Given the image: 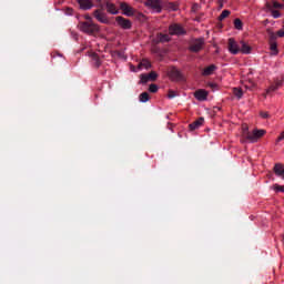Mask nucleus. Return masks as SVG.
<instances>
[{"instance_id":"obj_1","label":"nucleus","mask_w":284,"mask_h":284,"mask_svg":"<svg viewBox=\"0 0 284 284\" xmlns=\"http://www.w3.org/2000/svg\"><path fill=\"white\" fill-rule=\"evenodd\" d=\"M78 28L84 34H89L91 37L94 34H99V32H101V27L99 24L94 23V21L80 22L78 24Z\"/></svg>"},{"instance_id":"obj_2","label":"nucleus","mask_w":284,"mask_h":284,"mask_svg":"<svg viewBox=\"0 0 284 284\" xmlns=\"http://www.w3.org/2000/svg\"><path fill=\"white\" fill-rule=\"evenodd\" d=\"M266 131L263 129H255L252 132H248L246 134V140L250 141V143H256L258 139H262V136H265Z\"/></svg>"},{"instance_id":"obj_3","label":"nucleus","mask_w":284,"mask_h":284,"mask_svg":"<svg viewBox=\"0 0 284 284\" xmlns=\"http://www.w3.org/2000/svg\"><path fill=\"white\" fill-rule=\"evenodd\" d=\"M204 45H205V38H197L191 42L189 50L190 52H195V53L201 52Z\"/></svg>"},{"instance_id":"obj_4","label":"nucleus","mask_w":284,"mask_h":284,"mask_svg":"<svg viewBox=\"0 0 284 284\" xmlns=\"http://www.w3.org/2000/svg\"><path fill=\"white\" fill-rule=\"evenodd\" d=\"M100 8L103 9V4L100 6ZM102 9H95L93 11V17L94 19H97V21H99V23H110V19H108V14H105V12H103Z\"/></svg>"},{"instance_id":"obj_5","label":"nucleus","mask_w":284,"mask_h":284,"mask_svg":"<svg viewBox=\"0 0 284 284\" xmlns=\"http://www.w3.org/2000/svg\"><path fill=\"white\" fill-rule=\"evenodd\" d=\"M169 78L171 79V81H185V75H183V73L181 72V70L176 69V67H172L169 70Z\"/></svg>"},{"instance_id":"obj_6","label":"nucleus","mask_w":284,"mask_h":284,"mask_svg":"<svg viewBox=\"0 0 284 284\" xmlns=\"http://www.w3.org/2000/svg\"><path fill=\"white\" fill-rule=\"evenodd\" d=\"M159 79V73L156 71H151L149 74L148 73H142L140 75V85H145L149 81H156Z\"/></svg>"},{"instance_id":"obj_7","label":"nucleus","mask_w":284,"mask_h":284,"mask_svg":"<svg viewBox=\"0 0 284 284\" xmlns=\"http://www.w3.org/2000/svg\"><path fill=\"white\" fill-rule=\"evenodd\" d=\"M144 4L146 8H149V10H152V12L160 13L162 10L161 0H146Z\"/></svg>"},{"instance_id":"obj_8","label":"nucleus","mask_w":284,"mask_h":284,"mask_svg":"<svg viewBox=\"0 0 284 284\" xmlns=\"http://www.w3.org/2000/svg\"><path fill=\"white\" fill-rule=\"evenodd\" d=\"M115 21H116L118 26L120 28H122V30H131L132 29V21H130V19H125L121 16H118L115 18Z\"/></svg>"},{"instance_id":"obj_9","label":"nucleus","mask_w":284,"mask_h":284,"mask_svg":"<svg viewBox=\"0 0 284 284\" xmlns=\"http://www.w3.org/2000/svg\"><path fill=\"white\" fill-rule=\"evenodd\" d=\"M120 10H122L125 17H134V8L128 4V2H120Z\"/></svg>"},{"instance_id":"obj_10","label":"nucleus","mask_w":284,"mask_h":284,"mask_svg":"<svg viewBox=\"0 0 284 284\" xmlns=\"http://www.w3.org/2000/svg\"><path fill=\"white\" fill-rule=\"evenodd\" d=\"M229 52H231V54H239V52H241V44L236 43L234 38L229 39Z\"/></svg>"},{"instance_id":"obj_11","label":"nucleus","mask_w":284,"mask_h":284,"mask_svg":"<svg viewBox=\"0 0 284 284\" xmlns=\"http://www.w3.org/2000/svg\"><path fill=\"white\" fill-rule=\"evenodd\" d=\"M169 33L171 36H174V34H185V29H183V27H181V24H171L169 27Z\"/></svg>"},{"instance_id":"obj_12","label":"nucleus","mask_w":284,"mask_h":284,"mask_svg":"<svg viewBox=\"0 0 284 284\" xmlns=\"http://www.w3.org/2000/svg\"><path fill=\"white\" fill-rule=\"evenodd\" d=\"M105 10L109 14H119V8L111 1H105Z\"/></svg>"},{"instance_id":"obj_13","label":"nucleus","mask_w":284,"mask_h":284,"mask_svg":"<svg viewBox=\"0 0 284 284\" xmlns=\"http://www.w3.org/2000/svg\"><path fill=\"white\" fill-rule=\"evenodd\" d=\"M240 52L242 54H250L252 52V47L244 40L240 41Z\"/></svg>"},{"instance_id":"obj_14","label":"nucleus","mask_w":284,"mask_h":284,"mask_svg":"<svg viewBox=\"0 0 284 284\" xmlns=\"http://www.w3.org/2000/svg\"><path fill=\"white\" fill-rule=\"evenodd\" d=\"M273 172L276 176L284 180V165L283 163H276L273 168Z\"/></svg>"},{"instance_id":"obj_15","label":"nucleus","mask_w":284,"mask_h":284,"mask_svg":"<svg viewBox=\"0 0 284 284\" xmlns=\"http://www.w3.org/2000/svg\"><path fill=\"white\" fill-rule=\"evenodd\" d=\"M81 10H92L93 3L92 0H77Z\"/></svg>"},{"instance_id":"obj_16","label":"nucleus","mask_w":284,"mask_h":284,"mask_svg":"<svg viewBox=\"0 0 284 284\" xmlns=\"http://www.w3.org/2000/svg\"><path fill=\"white\" fill-rule=\"evenodd\" d=\"M194 97L197 101H207V91L199 89L194 92Z\"/></svg>"},{"instance_id":"obj_17","label":"nucleus","mask_w":284,"mask_h":284,"mask_svg":"<svg viewBox=\"0 0 284 284\" xmlns=\"http://www.w3.org/2000/svg\"><path fill=\"white\" fill-rule=\"evenodd\" d=\"M203 123H205V119L199 118L196 121L189 124V128H190L191 132H194V130H199V128H201V125H203Z\"/></svg>"},{"instance_id":"obj_18","label":"nucleus","mask_w":284,"mask_h":284,"mask_svg":"<svg viewBox=\"0 0 284 284\" xmlns=\"http://www.w3.org/2000/svg\"><path fill=\"white\" fill-rule=\"evenodd\" d=\"M90 57L94 68H101V59L99 58V54L93 52Z\"/></svg>"},{"instance_id":"obj_19","label":"nucleus","mask_w":284,"mask_h":284,"mask_svg":"<svg viewBox=\"0 0 284 284\" xmlns=\"http://www.w3.org/2000/svg\"><path fill=\"white\" fill-rule=\"evenodd\" d=\"M214 70H216V65L211 64L203 70L202 75L210 77V75L214 74Z\"/></svg>"},{"instance_id":"obj_20","label":"nucleus","mask_w":284,"mask_h":284,"mask_svg":"<svg viewBox=\"0 0 284 284\" xmlns=\"http://www.w3.org/2000/svg\"><path fill=\"white\" fill-rule=\"evenodd\" d=\"M270 51H271V57H276L278 54V43L270 42Z\"/></svg>"},{"instance_id":"obj_21","label":"nucleus","mask_w":284,"mask_h":284,"mask_svg":"<svg viewBox=\"0 0 284 284\" xmlns=\"http://www.w3.org/2000/svg\"><path fill=\"white\" fill-rule=\"evenodd\" d=\"M150 68H152V63H150L148 60H142L139 65H138V70H150Z\"/></svg>"},{"instance_id":"obj_22","label":"nucleus","mask_w":284,"mask_h":284,"mask_svg":"<svg viewBox=\"0 0 284 284\" xmlns=\"http://www.w3.org/2000/svg\"><path fill=\"white\" fill-rule=\"evenodd\" d=\"M158 39L160 43H169L171 41V38L169 34L159 33Z\"/></svg>"},{"instance_id":"obj_23","label":"nucleus","mask_w":284,"mask_h":284,"mask_svg":"<svg viewBox=\"0 0 284 284\" xmlns=\"http://www.w3.org/2000/svg\"><path fill=\"white\" fill-rule=\"evenodd\" d=\"M276 90H278L277 87L274 83L271 84L264 93V99H267V94H272V92H276Z\"/></svg>"},{"instance_id":"obj_24","label":"nucleus","mask_w":284,"mask_h":284,"mask_svg":"<svg viewBox=\"0 0 284 284\" xmlns=\"http://www.w3.org/2000/svg\"><path fill=\"white\" fill-rule=\"evenodd\" d=\"M268 37H270V43H276V39L278 37L277 33H274V31L267 29Z\"/></svg>"},{"instance_id":"obj_25","label":"nucleus","mask_w":284,"mask_h":284,"mask_svg":"<svg viewBox=\"0 0 284 284\" xmlns=\"http://www.w3.org/2000/svg\"><path fill=\"white\" fill-rule=\"evenodd\" d=\"M233 94L236 99H243V89L242 88H233Z\"/></svg>"},{"instance_id":"obj_26","label":"nucleus","mask_w":284,"mask_h":284,"mask_svg":"<svg viewBox=\"0 0 284 284\" xmlns=\"http://www.w3.org/2000/svg\"><path fill=\"white\" fill-rule=\"evenodd\" d=\"M141 103H148L150 101V93L148 92H142L139 97Z\"/></svg>"},{"instance_id":"obj_27","label":"nucleus","mask_w":284,"mask_h":284,"mask_svg":"<svg viewBox=\"0 0 284 284\" xmlns=\"http://www.w3.org/2000/svg\"><path fill=\"white\" fill-rule=\"evenodd\" d=\"M234 28H235V30H243V21H241V19L236 18L234 20Z\"/></svg>"},{"instance_id":"obj_28","label":"nucleus","mask_w":284,"mask_h":284,"mask_svg":"<svg viewBox=\"0 0 284 284\" xmlns=\"http://www.w3.org/2000/svg\"><path fill=\"white\" fill-rule=\"evenodd\" d=\"M283 83H284V75L280 77V78H276L274 80V84L277 87V90L278 88H282L283 87Z\"/></svg>"},{"instance_id":"obj_29","label":"nucleus","mask_w":284,"mask_h":284,"mask_svg":"<svg viewBox=\"0 0 284 284\" xmlns=\"http://www.w3.org/2000/svg\"><path fill=\"white\" fill-rule=\"evenodd\" d=\"M230 14H231L230 10H223L219 17V21H223L224 19H227V17H230Z\"/></svg>"},{"instance_id":"obj_30","label":"nucleus","mask_w":284,"mask_h":284,"mask_svg":"<svg viewBox=\"0 0 284 284\" xmlns=\"http://www.w3.org/2000/svg\"><path fill=\"white\" fill-rule=\"evenodd\" d=\"M149 92H151L152 94H156V92H159V85L150 84Z\"/></svg>"},{"instance_id":"obj_31","label":"nucleus","mask_w":284,"mask_h":284,"mask_svg":"<svg viewBox=\"0 0 284 284\" xmlns=\"http://www.w3.org/2000/svg\"><path fill=\"white\" fill-rule=\"evenodd\" d=\"M272 190H274L275 192H284V185L274 184L272 186Z\"/></svg>"},{"instance_id":"obj_32","label":"nucleus","mask_w":284,"mask_h":284,"mask_svg":"<svg viewBox=\"0 0 284 284\" xmlns=\"http://www.w3.org/2000/svg\"><path fill=\"white\" fill-rule=\"evenodd\" d=\"M272 17H273V19H280V17H281V11H278V10H272Z\"/></svg>"},{"instance_id":"obj_33","label":"nucleus","mask_w":284,"mask_h":284,"mask_svg":"<svg viewBox=\"0 0 284 284\" xmlns=\"http://www.w3.org/2000/svg\"><path fill=\"white\" fill-rule=\"evenodd\" d=\"M272 3H273V8H275V9H281V8H284V6L283 4H281L278 1H276V0H273L272 1Z\"/></svg>"},{"instance_id":"obj_34","label":"nucleus","mask_w":284,"mask_h":284,"mask_svg":"<svg viewBox=\"0 0 284 284\" xmlns=\"http://www.w3.org/2000/svg\"><path fill=\"white\" fill-rule=\"evenodd\" d=\"M168 97H169V99H174V97H178V93L174 90H169Z\"/></svg>"},{"instance_id":"obj_35","label":"nucleus","mask_w":284,"mask_h":284,"mask_svg":"<svg viewBox=\"0 0 284 284\" xmlns=\"http://www.w3.org/2000/svg\"><path fill=\"white\" fill-rule=\"evenodd\" d=\"M260 116H261L262 119H270V113H268V112L261 111V112H260Z\"/></svg>"},{"instance_id":"obj_36","label":"nucleus","mask_w":284,"mask_h":284,"mask_svg":"<svg viewBox=\"0 0 284 284\" xmlns=\"http://www.w3.org/2000/svg\"><path fill=\"white\" fill-rule=\"evenodd\" d=\"M277 37L284 38V28L277 31Z\"/></svg>"},{"instance_id":"obj_37","label":"nucleus","mask_w":284,"mask_h":284,"mask_svg":"<svg viewBox=\"0 0 284 284\" xmlns=\"http://www.w3.org/2000/svg\"><path fill=\"white\" fill-rule=\"evenodd\" d=\"M170 8L173 10V12H176V10H179V6L176 4H171Z\"/></svg>"},{"instance_id":"obj_38","label":"nucleus","mask_w":284,"mask_h":284,"mask_svg":"<svg viewBox=\"0 0 284 284\" xmlns=\"http://www.w3.org/2000/svg\"><path fill=\"white\" fill-rule=\"evenodd\" d=\"M192 10L193 12H196L199 10V4H193Z\"/></svg>"},{"instance_id":"obj_39","label":"nucleus","mask_w":284,"mask_h":284,"mask_svg":"<svg viewBox=\"0 0 284 284\" xmlns=\"http://www.w3.org/2000/svg\"><path fill=\"white\" fill-rule=\"evenodd\" d=\"M223 3H225V0H219L220 8H223Z\"/></svg>"},{"instance_id":"obj_40","label":"nucleus","mask_w":284,"mask_h":284,"mask_svg":"<svg viewBox=\"0 0 284 284\" xmlns=\"http://www.w3.org/2000/svg\"><path fill=\"white\" fill-rule=\"evenodd\" d=\"M209 87L210 88H216V83H210Z\"/></svg>"},{"instance_id":"obj_41","label":"nucleus","mask_w":284,"mask_h":284,"mask_svg":"<svg viewBox=\"0 0 284 284\" xmlns=\"http://www.w3.org/2000/svg\"><path fill=\"white\" fill-rule=\"evenodd\" d=\"M266 8H267L268 10H272V4L266 3Z\"/></svg>"},{"instance_id":"obj_42","label":"nucleus","mask_w":284,"mask_h":284,"mask_svg":"<svg viewBox=\"0 0 284 284\" xmlns=\"http://www.w3.org/2000/svg\"><path fill=\"white\" fill-rule=\"evenodd\" d=\"M85 19H87L88 21H92V18H91L90 16H85Z\"/></svg>"},{"instance_id":"obj_43","label":"nucleus","mask_w":284,"mask_h":284,"mask_svg":"<svg viewBox=\"0 0 284 284\" xmlns=\"http://www.w3.org/2000/svg\"><path fill=\"white\" fill-rule=\"evenodd\" d=\"M99 3H101V0H97Z\"/></svg>"},{"instance_id":"obj_44","label":"nucleus","mask_w":284,"mask_h":284,"mask_svg":"<svg viewBox=\"0 0 284 284\" xmlns=\"http://www.w3.org/2000/svg\"><path fill=\"white\" fill-rule=\"evenodd\" d=\"M283 28H284V22H283Z\"/></svg>"}]
</instances>
